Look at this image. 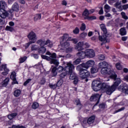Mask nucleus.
I'll list each match as a JSON object with an SVG mask.
<instances>
[{
  "mask_svg": "<svg viewBox=\"0 0 128 128\" xmlns=\"http://www.w3.org/2000/svg\"><path fill=\"white\" fill-rule=\"evenodd\" d=\"M26 58H28V57L24 56V57H21L20 59V64H22V62H24L26 60Z\"/></svg>",
  "mask_w": 128,
  "mask_h": 128,
  "instance_id": "35",
  "label": "nucleus"
},
{
  "mask_svg": "<svg viewBox=\"0 0 128 128\" xmlns=\"http://www.w3.org/2000/svg\"><path fill=\"white\" fill-rule=\"evenodd\" d=\"M62 84H64V80H62V79H60L58 81L56 86H62Z\"/></svg>",
  "mask_w": 128,
  "mask_h": 128,
  "instance_id": "37",
  "label": "nucleus"
},
{
  "mask_svg": "<svg viewBox=\"0 0 128 128\" xmlns=\"http://www.w3.org/2000/svg\"><path fill=\"white\" fill-rule=\"evenodd\" d=\"M56 84H50V88H53L54 90V88H56Z\"/></svg>",
  "mask_w": 128,
  "mask_h": 128,
  "instance_id": "55",
  "label": "nucleus"
},
{
  "mask_svg": "<svg viewBox=\"0 0 128 128\" xmlns=\"http://www.w3.org/2000/svg\"><path fill=\"white\" fill-rule=\"evenodd\" d=\"M46 84V79L42 78L40 82V84Z\"/></svg>",
  "mask_w": 128,
  "mask_h": 128,
  "instance_id": "58",
  "label": "nucleus"
},
{
  "mask_svg": "<svg viewBox=\"0 0 128 128\" xmlns=\"http://www.w3.org/2000/svg\"><path fill=\"white\" fill-rule=\"evenodd\" d=\"M56 67H54L52 69V76H57L58 74V72H56Z\"/></svg>",
  "mask_w": 128,
  "mask_h": 128,
  "instance_id": "30",
  "label": "nucleus"
},
{
  "mask_svg": "<svg viewBox=\"0 0 128 128\" xmlns=\"http://www.w3.org/2000/svg\"><path fill=\"white\" fill-rule=\"evenodd\" d=\"M121 4L120 2H117L114 4V7L118 8L119 12L122 10V6H120Z\"/></svg>",
  "mask_w": 128,
  "mask_h": 128,
  "instance_id": "23",
  "label": "nucleus"
},
{
  "mask_svg": "<svg viewBox=\"0 0 128 128\" xmlns=\"http://www.w3.org/2000/svg\"><path fill=\"white\" fill-rule=\"evenodd\" d=\"M8 16V12L4 9H0V16L2 18H6Z\"/></svg>",
  "mask_w": 128,
  "mask_h": 128,
  "instance_id": "17",
  "label": "nucleus"
},
{
  "mask_svg": "<svg viewBox=\"0 0 128 128\" xmlns=\"http://www.w3.org/2000/svg\"><path fill=\"white\" fill-rule=\"evenodd\" d=\"M104 8L105 9L104 12H109L110 10V6L108 4H105L104 6Z\"/></svg>",
  "mask_w": 128,
  "mask_h": 128,
  "instance_id": "28",
  "label": "nucleus"
},
{
  "mask_svg": "<svg viewBox=\"0 0 128 128\" xmlns=\"http://www.w3.org/2000/svg\"><path fill=\"white\" fill-rule=\"evenodd\" d=\"M75 102L76 106H79L80 110V108H82V104H80V99H76L75 101Z\"/></svg>",
  "mask_w": 128,
  "mask_h": 128,
  "instance_id": "34",
  "label": "nucleus"
},
{
  "mask_svg": "<svg viewBox=\"0 0 128 128\" xmlns=\"http://www.w3.org/2000/svg\"><path fill=\"white\" fill-rule=\"evenodd\" d=\"M60 44L62 45V49L64 50L66 52H71L72 50V48H70V43L68 42H62Z\"/></svg>",
  "mask_w": 128,
  "mask_h": 128,
  "instance_id": "7",
  "label": "nucleus"
},
{
  "mask_svg": "<svg viewBox=\"0 0 128 128\" xmlns=\"http://www.w3.org/2000/svg\"><path fill=\"white\" fill-rule=\"evenodd\" d=\"M73 32L74 34H79L80 29L78 28H76L73 30Z\"/></svg>",
  "mask_w": 128,
  "mask_h": 128,
  "instance_id": "45",
  "label": "nucleus"
},
{
  "mask_svg": "<svg viewBox=\"0 0 128 128\" xmlns=\"http://www.w3.org/2000/svg\"><path fill=\"white\" fill-rule=\"evenodd\" d=\"M102 74H109L112 78H113L115 82L114 84L110 86L106 83L102 84V82L99 80H94L92 82V88L94 92H98V90H102L103 92H106L107 94L110 96L113 92H114L116 88L120 84L122 80L120 78H118V76L114 70L112 68H103L101 70Z\"/></svg>",
  "mask_w": 128,
  "mask_h": 128,
  "instance_id": "1",
  "label": "nucleus"
},
{
  "mask_svg": "<svg viewBox=\"0 0 128 128\" xmlns=\"http://www.w3.org/2000/svg\"><path fill=\"white\" fill-rule=\"evenodd\" d=\"M6 4L4 1H0V10H4L5 8Z\"/></svg>",
  "mask_w": 128,
  "mask_h": 128,
  "instance_id": "27",
  "label": "nucleus"
},
{
  "mask_svg": "<svg viewBox=\"0 0 128 128\" xmlns=\"http://www.w3.org/2000/svg\"><path fill=\"white\" fill-rule=\"evenodd\" d=\"M94 116H92L89 118L88 120L84 119L82 122V126L84 128H86V126H88L89 124H94Z\"/></svg>",
  "mask_w": 128,
  "mask_h": 128,
  "instance_id": "6",
  "label": "nucleus"
},
{
  "mask_svg": "<svg viewBox=\"0 0 128 128\" xmlns=\"http://www.w3.org/2000/svg\"><path fill=\"white\" fill-rule=\"evenodd\" d=\"M80 78H82L83 80L84 78H86V74L84 72V69H80Z\"/></svg>",
  "mask_w": 128,
  "mask_h": 128,
  "instance_id": "22",
  "label": "nucleus"
},
{
  "mask_svg": "<svg viewBox=\"0 0 128 128\" xmlns=\"http://www.w3.org/2000/svg\"><path fill=\"white\" fill-rule=\"evenodd\" d=\"M116 66L117 70H122V66L120 65V63L118 62V63L116 64Z\"/></svg>",
  "mask_w": 128,
  "mask_h": 128,
  "instance_id": "41",
  "label": "nucleus"
},
{
  "mask_svg": "<svg viewBox=\"0 0 128 128\" xmlns=\"http://www.w3.org/2000/svg\"><path fill=\"white\" fill-rule=\"evenodd\" d=\"M46 54L47 56H46V55H42L41 57L42 58H43L44 60H50V64H54L56 66H58V64H60V62H58V60L56 59V54L53 53L52 54L50 52L48 51L46 52Z\"/></svg>",
  "mask_w": 128,
  "mask_h": 128,
  "instance_id": "2",
  "label": "nucleus"
},
{
  "mask_svg": "<svg viewBox=\"0 0 128 128\" xmlns=\"http://www.w3.org/2000/svg\"><path fill=\"white\" fill-rule=\"evenodd\" d=\"M100 95L99 94H93L90 98L91 102H96L95 106H98L100 104Z\"/></svg>",
  "mask_w": 128,
  "mask_h": 128,
  "instance_id": "11",
  "label": "nucleus"
},
{
  "mask_svg": "<svg viewBox=\"0 0 128 128\" xmlns=\"http://www.w3.org/2000/svg\"><path fill=\"white\" fill-rule=\"evenodd\" d=\"M84 72H85V76H86V78H88V76H90V72L87 71L86 70L84 69Z\"/></svg>",
  "mask_w": 128,
  "mask_h": 128,
  "instance_id": "50",
  "label": "nucleus"
},
{
  "mask_svg": "<svg viewBox=\"0 0 128 128\" xmlns=\"http://www.w3.org/2000/svg\"><path fill=\"white\" fill-rule=\"evenodd\" d=\"M5 22H4V18H0V24H2V26H4V24Z\"/></svg>",
  "mask_w": 128,
  "mask_h": 128,
  "instance_id": "52",
  "label": "nucleus"
},
{
  "mask_svg": "<svg viewBox=\"0 0 128 128\" xmlns=\"http://www.w3.org/2000/svg\"><path fill=\"white\" fill-rule=\"evenodd\" d=\"M86 56L87 58H94V56H96V52H94V50H86Z\"/></svg>",
  "mask_w": 128,
  "mask_h": 128,
  "instance_id": "14",
  "label": "nucleus"
},
{
  "mask_svg": "<svg viewBox=\"0 0 128 128\" xmlns=\"http://www.w3.org/2000/svg\"><path fill=\"white\" fill-rule=\"evenodd\" d=\"M38 48L36 45H32L31 48L32 50H38Z\"/></svg>",
  "mask_w": 128,
  "mask_h": 128,
  "instance_id": "49",
  "label": "nucleus"
},
{
  "mask_svg": "<svg viewBox=\"0 0 128 128\" xmlns=\"http://www.w3.org/2000/svg\"><path fill=\"white\" fill-rule=\"evenodd\" d=\"M41 18H42V16H40V14H37L34 17V22H36L37 20H40Z\"/></svg>",
  "mask_w": 128,
  "mask_h": 128,
  "instance_id": "33",
  "label": "nucleus"
},
{
  "mask_svg": "<svg viewBox=\"0 0 128 128\" xmlns=\"http://www.w3.org/2000/svg\"><path fill=\"white\" fill-rule=\"evenodd\" d=\"M12 10L14 12H20V6H18V4L16 2L14 3L12 6Z\"/></svg>",
  "mask_w": 128,
  "mask_h": 128,
  "instance_id": "19",
  "label": "nucleus"
},
{
  "mask_svg": "<svg viewBox=\"0 0 128 128\" xmlns=\"http://www.w3.org/2000/svg\"><path fill=\"white\" fill-rule=\"evenodd\" d=\"M16 72H14L11 73V74L10 75V78H11L12 80H15L16 78Z\"/></svg>",
  "mask_w": 128,
  "mask_h": 128,
  "instance_id": "39",
  "label": "nucleus"
},
{
  "mask_svg": "<svg viewBox=\"0 0 128 128\" xmlns=\"http://www.w3.org/2000/svg\"><path fill=\"white\" fill-rule=\"evenodd\" d=\"M90 14V12H88V9H86L83 12V15L84 16H88Z\"/></svg>",
  "mask_w": 128,
  "mask_h": 128,
  "instance_id": "43",
  "label": "nucleus"
},
{
  "mask_svg": "<svg viewBox=\"0 0 128 128\" xmlns=\"http://www.w3.org/2000/svg\"><path fill=\"white\" fill-rule=\"evenodd\" d=\"M94 61L90 60L86 63H82L81 64V66H82V68H88L90 67L94 66Z\"/></svg>",
  "mask_w": 128,
  "mask_h": 128,
  "instance_id": "10",
  "label": "nucleus"
},
{
  "mask_svg": "<svg viewBox=\"0 0 128 128\" xmlns=\"http://www.w3.org/2000/svg\"><path fill=\"white\" fill-rule=\"evenodd\" d=\"M18 116V113L14 112L8 115V118L9 120H12V118H16V116Z\"/></svg>",
  "mask_w": 128,
  "mask_h": 128,
  "instance_id": "26",
  "label": "nucleus"
},
{
  "mask_svg": "<svg viewBox=\"0 0 128 128\" xmlns=\"http://www.w3.org/2000/svg\"><path fill=\"white\" fill-rule=\"evenodd\" d=\"M28 38H29L31 42H36V33L34 32H30L28 35Z\"/></svg>",
  "mask_w": 128,
  "mask_h": 128,
  "instance_id": "16",
  "label": "nucleus"
},
{
  "mask_svg": "<svg viewBox=\"0 0 128 128\" xmlns=\"http://www.w3.org/2000/svg\"><path fill=\"white\" fill-rule=\"evenodd\" d=\"M32 108L34 110H36L38 108V103L34 102L32 104Z\"/></svg>",
  "mask_w": 128,
  "mask_h": 128,
  "instance_id": "38",
  "label": "nucleus"
},
{
  "mask_svg": "<svg viewBox=\"0 0 128 128\" xmlns=\"http://www.w3.org/2000/svg\"><path fill=\"white\" fill-rule=\"evenodd\" d=\"M114 0H108V4H109L112 5L114 2Z\"/></svg>",
  "mask_w": 128,
  "mask_h": 128,
  "instance_id": "59",
  "label": "nucleus"
},
{
  "mask_svg": "<svg viewBox=\"0 0 128 128\" xmlns=\"http://www.w3.org/2000/svg\"><path fill=\"white\" fill-rule=\"evenodd\" d=\"M86 36H88V33L84 32L80 35V38L84 40V38H86Z\"/></svg>",
  "mask_w": 128,
  "mask_h": 128,
  "instance_id": "36",
  "label": "nucleus"
},
{
  "mask_svg": "<svg viewBox=\"0 0 128 128\" xmlns=\"http://www.w3.org/2000/svg\"><path fill=\"white\" fill-rule=\"evenodd\" d=\"M20 95V90H14V96L18 97Z\"/></svg>",
  "mask_w": 128,
  "mask_h": 128,
  "instance_id": "32",
  "label": "nucleus"
},
{
  "mask_svg": "<svg viewBox=\"0 0 128 128\" xmlns=\"http://www.w3.org/2000/svg\"><path fill=\"white\" fill-rule=\"evenodd\" d=\"M84 42H80L76 44L75 46V50L78 52L84 50Z\"/></svg>",
  "mask_w": 128,
  "mask_h": 128,
  "instance_id": "12",
  "label": "nucleus"
},
{
  "mask_svg": "<svg viewBox=\"0 0 128 128\" xmlns=\"http://www.w3.org/2000/svg\"><path fill=\"white\" fill-rule=\"evenodd\" d=\"M100 28L104 32L103 36H99V40L102 42H106V38H110V34L108 32V30L104 24H100Z\"/></svg>",
  "mask_w": 128,
  "mask_h": 128,
  "instance_id": "4",
  "label": "nucleus"
},
{
  "mask_svg": "<svg viewBox=\"0 0 128 128\" xmlns=\"http://www.w3.org/2000/svg\"><path fill=\"white\" fill-rule=\"evenodd\" d=\"M10 82V78H6L3 82H2V86H6Z\"/></svg>",
  "mask_w": 128,
  "mask_h": 128,
  "instance_id": "24",
  "label": "nucleus"
},
{
  "mask_svg": "<svg viewBox=\"0 0 128 128\" xmlns=\"http://www.w3.org/2000/svg\"><path fill=\"white\" fill-rule=\"evenodd\" d=\"M32 44H34V42L30 41L29 42L26 44L27 48H28Z\"/></svg>",
  "mask_w": 128,
  "mask_h": 128,
  "instance_id": "60",
  "label": "nucleus"
},
{
  "mask_svg": "<svg viewBox=\"0 0 128 128\" xmlns=\"http://www.w3.org/2000/svg\"><path fill=\"white\" fill-rule=\"evenodd\" d=\"M4 72H2L3 76H6L8 74V72H10V69L6 68V64H2L0 66V70H4Z\"/></svg>",
  "mask_w": 128,
  "mask_h": 128,
  "instance_id": "15",
  "label": "nucleus"
},
{
  "mask_svg": "<svg viewBox=\"0 0 128 128\" xmlns=\"http://www.w3.org/2000/svg\"><path fill=\"white\" fill-rule=\"evenodd\" d=\"M80 62V58H78L76 60H75L73 64L75 65L79 64Z\"/></svg>",
  "mask_w": 128,
  "mask_h": 128,
  "instance_id": "46",
  "label": "nucleus"
},
{
  "mask_svg": "<svg viewBox=\"0 0 128 128\" xmlns=\"http://www.w3.org/2000/svg\"><path fill=\"white\" fill-rule=\"evenodd\" d=\"M31 56H33L34 58H36V59L38 58V54H31Z\"/></svg>",
  "mask_w": 128,
  "mask_h": 128,
  "instance_id": "53",
  "label": "nucleus"
},
{
  "mask_svg": "<svg viewBox=\"0 0 128 128\" xmlns=\"http://www.w3.org/2000/svg\"><path fill=\"white\" fill-rule=\"evenodd\" d=\"M37 44L40 46H47L48 48H52L54 44L50 40H47L44 42V40H39L37 41Z\"/></svg>",
  "mask_w": 128,
  "mask_h": 128,
  "instance_id": "5",
  "label": "nucleus"
},
{
  "mask_svg": "<svg viewBox=\"0 0 128 128\" xmlns=\"http://www.w3.org/2000/svg\"><path fill=\"white\" fill-rule=\"evenodd\" d=\"M123 80H125V82H128V74L124 76Z\"/></svg>",
  "mask_w": 128,
  "mask_h": 128,
  "instance_id": "61",
  "label": "nucleus"
},
{
  "mask_svg": "<svg viewBox=\"0 0 128 128\" xmlns=\"http://www.w3.org/2000/svg\"><path fill=\"white\" fill-rule=\"evenodd\" d=\"M68 64V70H71L69 72V74H70V80H74L73 82L74 84H78V78L76 74L74 72V64H72L70 62H69Z\"/></svg>",
  "mask_w": 128,
  "mask_h": 128,
  "instance_id": "3",
  "label": "nucleus"
},
{
  "mask_svg": "<svg viewBox=\"0 0 128 128\" xmlns=\"http://www.w3.org/2000/svg\"><path fill=\"white\" fill-rule=\"evenodd\" d=\"M41 47L38 50V52L39 54H44L46 52V48H44V46H40Z\"/></svg>",
  "mask_w": 128,
  "mask_h": 128,
  "instance_id": "21",
  "label": "nucleus"
},
{
  "mask_svg": "<svg viewBox=\"0 0 128 128\" xmlns=\"http://www.w3.org/2000/svg\"><path fill=\"white\" fill-rule=\"evenodd\" d=\"M86 24H82L80 28V30L84 31V30H86Z\"/></svg>",
  "mask_w": 128,
  "mask_h": 128,
  "instance_id": "44",
  "label": "nucleus"
},
{
  "mask_svg": "<svg viewBox=\"0 0 128 128\" xmlns=\"http://www.w3.org/2000/svg\"><path fill=\"white\" fill-rule=\"evenodd\" d=\"M92 74H96L98 72V66H94L90 69Z\"/></svg>",
  "mask_w": 128,
  "mask_h": 128,
  "instance_id": "25",
  "label": "nucleus"
},
{
  "mask_svg": "<svg viewBox=\"0 0 128 128\" xmlns=\"http://www.w3.org/2000/svg\"><path fill=\"white\" fill-rule=\"evenodd\" d=\"M6 30H8L9 32H13L14 28L10 26H6Z\"/></svg>",
  "mask_w": 128,
  "mask_h": 128,
  "instance_id": "47",
  "label": "nucleus"
},
{
  "mask_svg": "<svg viewBox=\"0 0 128 128\" xmlns=\"http://www.w3.org/2000/svg\"><path fill=\"white\" fill-rule=\"evenodd\" d=\"M69 64L70 62H67L66 63V66H65L64 71L61 73L60 75V78H64L66 77V76H68V74H70V72H71V70L68 69Z\"/></svg>",
  "mask_w": 128,
  "mask_h": 128,
  "instance_id": "8",
  "label": "nucleus"
},
{
  "mask_svg": "<svg viewBox=\"0 0 128 128\" xmlns=\"http://www.w3.org/2000/svg\"><path fill=\"white\" fill-rule=\"evenodd\" d=\"M122 8L123 10H128V4L123 5Z\"/></svg>",
  "mask_w": 128,
  "mask_h": 128,
  "instance_id": "57",
  "label": "nucleus"
},
{
  "mask_svg": "<svg viewBox=\"0 0 128 128\" xmlns=\"http://www.w3.org/2000/svg\"><path fill=\"white\" fill-rule=\"evenodd\" d=\"M72 40V37L70 36L68 34H64L62 37L60 38V44H62L64 42H68Z\"/></svg>",
  "mask_w": 128,
  "mask_h": 128,
  "instance_id": "13",
  "label": "nucleus"
},
{
  "mask_svg": "<svg viewBox=\"0 0 128 128\" xmlns=\"http://www.w3.org/2000/svg\"><path fill=\"white\" fill-rule=\"evenodd\" d=\"M120 34L121 36H126V28H122L120 29Z\"/></svg>",
  "mask_w": 128,
  "mask_h": 128,
  "instance_id": "31",
  "label": "nucleus"
},
{
  "mask_svg": "<svg viewBox=\"0 0 128 128\" xmlns=\"http://www.w3.org/2000/svg\"><path fill=\"white\" fill-rule=\"evenodd\" d=\"M72 40L73 44H76L78 42V40L76 38H71V40Z\"/></svg>",
  "mask_w": 128,
  "mask_h": 128,
  "instance_id": "56",
  "label": "nucleus"
},
{
  "mask_svg": "<svg viewBox=\"0 0 128 128\" xmlns=\"http://www.w3.org/2000/svg\"><path fill=\"white\" fill-rule=\"evenodd\" d=\"M108 62H106L105 61H104L98 64L99 68L102 69L106 68H108Z\"/></svg>",
  "mask_w": 128,
  "mask_h": 128,
  "instance_id": "20",
  "label": "nucleus"
},
{
  "mask_svg": "<svg viewBox=\"0 0 128 128\" xmlns=\"http://www.w3.org/2000/svg\"><path fill=\"white\" fill-rule=\"evenodd\" d=\"M98 58L99 60H104V58H106V57H104V56L103 54H100L98 56Z\"/></svg>",
  "mask_w": 128,
  "mask_h": 128,
  "instance_id": "42",
  "label": "nucleus"
},
{
  "mask_svg": "<svg viewBox=\"0 0 128 128\" xmlns=\"http://www.w3.org/2000/svg\"><path fill=\"white\" fill-rule=\"evenodd\" d=\"M104 14V10H102V8L99 11V14Z\"/></svg>",
  "mask_w": 128,
  "mask_h": 128,
  "instance_id": "63",
  "label": "nucleus"
},
{
  "mask_svg": "<svg viewBox=\"0 0 128 128\" xmlns=\"http://www.w3.org/2000/svg\"><path fill=\"white\" fill-rule=\"evenodd\" d=\"M120 92L128 94V85L126 84H121L118 89Z\"/></svg>",
  "mask_w": 128,
  "mask_h": 128,
  "instance_id": "9",
  "label": "nucleus"
},
{
  "mask_svg": "<svg viewBox=\"0 0 128 128\" xmlns=\"http://www.w3.org/2000/svg\"><path fill=\"white\" fill-rule=\"evenodd\" d=\"M30 82H32V79L28 78L24 84V86H26L28 84H30Z\"/></svg>",
  "mask_w": 128,
  "mask_h": 128,
  "instance_id": "51",
  "label": "nucleus"
},
{
  "mask_svg": "<svg viewBox=\"0 0 128 128\" xmlns=\"http://www.w3.org/2000/svg\"><path fill=\"white\" fill-rule=\"evenodd\" d=\"M78 58H81V60H84L86 56V52H84V51H79L77 54H76Z\"/></svg>",
  "mask_w": 128,
  "mask_h": 128,
  "instance_id": "18",
  "label": "nucleus"
},
{
  "mask_svg": "<svg viewBox=\"0 0 128 128\" xmlns=\"http://www.w3.org/2000/svg\"><path fill=\"white\" fill-rule=\"evenodd\" d=\"M88 46H90L88 45V43L86 42V43L84 44V46L83 47L84 50L86 48H88Z\"/></svg>",
  "mask_w": 128,
  "mask_h": 128,
  "instance_id": "62",
  "label": "nucleus"
},
{
  "mask_svg": "<svg viewBox=\"0 0 128 128\" xmlns=\"http://www.w3.org/2000/svg\"><path fill=\"white\" fill-rule=\"evenodd\" d=\"M120 14L122 18H124V20H128V16L126 14V12H122L120 13Z\"/></svg>",
  "mask_w": 128,
  "mask_h": 128,
  "instance_id": "40",
  "label": "nucleus"
},
{
  "mask_svg": "<svg viewBox=\"0 0 128 128\" xmlns=\"http://www.w3.org/2000/svg\"><path fill=\"white\" fill-rule=\"evenodd\" d=\"M125 108H126L124 107H122L118 109V110H116L114 112V114H116V112H122V110H124Z\"/></svg>",
  "mask_w": 128,
  "mask_h": 128,
  "instance_id": "48",
  "label": "nucleus"
},
{
  "mask_svg": "<svg viewBox=\"0 0 128 128\" xmlns=\"http://www.w3.org/2000/svg\"><path fill=\"white\" fill-rule=\"evenodd\" d=\"M13 82H12V84H18V82L16 81V78L12 80Z\"/></svg>",
  "mask_w": 128,
  "mask_h": 128,
  "instance_id": "54",
  "label": "nucleus"
},
{
  "mask_svg": "<svg viewBox=\"0 0 128 128\" xmlns=\"http://www.w3.org/2000/svg\"><path fill=\"white\" fill-rule=\"evenodd\" d=\"M128 38L126 37V36H123L122 38V40L123 41V42H126V40Z\"/></svg>",
  "mask_w": 128,
  "mask_h": 128,
  "instance_id": "64",
  "label": "nucleus"
},
{
  "mask_svg": "<svg viewBox=\"0 0 128 128\" xmlns=\"http://www.w3.org/2000/svg\"><path fill=\"white\" fill-rule=\"evenodd\" d=\"M64 70H66V67L64 68L62 66H59L58 68H56L58 72H64Z\"/></svg>",
  "mask_w": 128,
  "mask_h": 128,
  "instance_id": "29",
  "label": "nucleus"
}]
</instances>
